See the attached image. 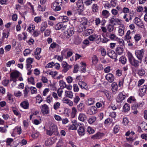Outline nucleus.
Segmentation results:
<instances>
[{
	"mask_svg": "<svg viewBox=\"0 0 147 147\" xmlns=\"http://www.w3.org/2000/svg\"><path fill=\"white\" fill-rule=\"evenodd\" d=\"M21 106L24 109H27L29 107V103L27 101H24L20 104Z\"/></svg>",
	"mask_w": 147,
	"mask_h": 147,
	"instance_id": "cd10ccee",
	"label": "nucleus"
},
{
	"mask_svg": "<svg viewBox=\"0 0 147 147\" xmlns=\"http://www.w3.org/2000/svg\"><path fill=\"white\" fill-rule=\"evenodd\" d=\"M61 6L57 5H56V6L53 5L54 7L55 8H54V10L55 11L60 10L61 9Z\"/></svg>",
	"mask_w": 147,
	"mask_h": 147,
	"instance_id": "13d9d810",
	"label": "nucleus"
},
{
	"mask_svg": "<svg viewBox=\"0 0 147 147\" xmlns=\"http://www.w3.org/2000/svg\"><path fill=\"white\" fill-rule=\"evenodd\" d=\"M31 51L29 49H26L24 51V55L25 56L30 54Z\"/></svg>",
	"mask_w": 147,
	"mask_h": 147,
	"instance_id": "de8ad7c7",
	"label": "nucleus"
},
{
	"mask_svg": "<svg viewBox=\"0 0 147 147\" xmlns=\"http://www.w3.org/2000/svg\"><path fill=\"white\" fill-rule=\"evenodd\" d=\"M60 104L59 102H57L55 103L54 105L53 108L55 110L59 108Z\"/></svg>",
	"mask_w": 147,
	"mask_h": 147,
	"instance_id": "49530a36",
	"label": "nucleus"
},
{
	"mask_svg": "<svg viewBox=\"0 0 147 147\" xmlns=\"http://www.w3.org/2000/svg\"><path fill=\"white\" fill-rule=\"evenodd\" d=\"M41 111L43 114L48 113L49 112V109L48 106L46 104L42 105V107Z\"/></svg>",
	"mask_w": 147,
	"mask_h": 147,
	"instance_id": "6e6552de",
	"label": "nucleus"
},
{
	"mask_svg": "<svg viewBox=\"0 0 147 147\" xmlns=\"http://www.w3.org/2000/svg\"><path fill=\"white\" fill-rule=\"evenodd\" d=\"M67 51V57H69L72 55L73 54L72 50L71 49L67 48L64 49L61 52V53H65Z\"/></svg>",
	"mask_w": 147,
	"mask_h": 147,
	"instance_id": "f8f14e48",
	"label": "nucleus"
},
{
	"mask_svg": "<svg viewBox=\"0 0 147 147\" xmlns=\"http://www.w3.org/2000/svg\"><path fill=\"white\" fill-rule=\"evenodd\" d=\"M138 129L141 130L142 129L144 131L147 130V124L145 122L141 123L140 125L138 127Z\"/></svg>",
	"mask_w": 147,
	"mask_h": 147,
	"instance_id": "ddd939ff",
	"label": "nucleus"
},
{
	"mask_svg": "<svg viewBox=\"0 0 147 147\" xmlns=\"http://www.w3.org/2000/svg\"><path fill=\"white\" fill-rule=\"evenodd\" d=\"M67 26L64 25L63 23H59L56 25L55 29L57 30H59L60 29L63 30Z\"/></svg>",
	"mask_w": 147,
	"mask_h": 147,
	"instance_id": "423d86ee",
	"label": "nucleus"
},
{
	"mask_svg": "<svg viewBox=\"0 0 147 147\" xmlns=\"http://www.w3.org/2000/svg\"><path fill=\"white\" fill-rule=\"evenodd\" d=\"M52 100V97L51 95L49 96L47 98L46 101L49 103H50Z\"/></svg>",
	"mask_w": 147,
	"mask_h": 147,
	"instance_id": "680f3d73",
	"label": "nucleus"
},
{
	"mask_svg": "<svg viewBox=\"0 0 147 147\" xmlns=\"http://www.w3.org/2000/svg\"><path fill=\"white\" fill-rule=\"evenodd\" d=\"M130 34V31L129 30L127 32L126 35L125 37V40H127L130 39L131 38V37L129 36V35Z\"/></svg>",
	"mask_w": 147,
	"mask_h": 147,
	"instance_id": "79ce46f5",
	"label": "nucleus"
},
{
	"mask_svg": "<svg viewBox=\"0 0 147 147\" xmlns=\"http://www.w3.org/2000/svg\"><path fill=\"white\" fill-rule=\"evenodd\" d=\"M116 25V24L115 23H114L112 25L110 24H109L107 27L108 30L110 32L113 31L114 28V26Z\"/></svg>",
	"mask_w": 147,
	"mask_h": 147,
	"instance_id": "f704fd0d",
	"label": "nucleus"
},
{
	"mask_svg": "<svg viewBox=\"0 0 147 147\" xmlns=\"http://www.w3.org/2000/svg\"><path fill=\"white\" fill-rule=\"evenodd\" d=\"M63 102L65 103H67L69 106L73 105V102L69 100L66 98L65 97L62 100Z\"/></svg>",
	"mask_w": 147,
	"mask_h": 147,
	"instance_id": "393cba45",
	"label": "nucleus"
},
{
	"mask_svg": "<svg viewBox=\"0 0 147 147\" xmlns=\"http://www.w3.org/2000/svg\"><path fill=\"white\" fill-rule=\"evenodd\" d=\"M74 32V28L73 27H71L68 28L65 32V36L66 38H69L73 35Z\"/></svg>",
	"mask_w": 147,
	"mask_h": 147,
	"instance_id": "7ed1b4c3",
	"label": "nucleus"
},
{
	"mask_svg": "<svg viewBox=\"0 0 147 147\" xmlns=\"http://www.w3.org/2000/svg\"><path fill=\"white\" fill-rule=\"evenodd\" d=\"M144 51L143 49L140 50H137L135 51V54L137 57L140 62H142Z\"/></svg>",
	"mask_w": 147,
	"mask_h": 147,
	"instance_id": "f03ea898",
	"label": "nucleus"
},
{
	"mask_svg": "<svg viewBox=\"0 0 147 147\" xmlns=\"http://www.w3.org/2000/svg\"><path fill=\"white\" fill-rule=\"evenodd\" d=\"M76 5L79 8L78 12H82L84 10L83 0H78L76 3Z\"/></svg>",
	"mask_w": 147,
	"mask_h": 147,
	"instance_id": "20e7f679",
	"label": "nucleus"
},
{
	"mask_svg": "<svg viewBox=\"0 0 147 147\" xmlns=\"http://www.w3.org/2000/svg\"><path fill=\"white\" fill-rule=\"evenodd\" d=\"M78 132L80 135H84L85 134V131L84 127L82 126H80L78 129Z\"/></svg>",
	"mask_w": 147,
	"mask_h": 147,
	"instance_id": "5701e85b",
	"label": "nucleus"
},
{
	"mask_svg": "<svg viewBox=\"0 0 147 147\" xmlns=\"http://www.w3.org/2000/svg\"><path fill=\"white\" fill-rule=\"evenodd\" d=\"M134 22L138 26H140L142 25V23L141 19L136 17L134 20Z\"/></svg>",
	"mask_w": 147,
	"mask_h": 147,
	"instance_id": "dca6fc26",
	"label": "nucleus"
},
{
	"mask_svg": "<svg viewBox=\"0 0 147 147\" xmlns=\"http://www.w3.org/2000/svg\"><path fill=\"white\" fill-rule=\"evenodd\" d=\"M30 90V88L28 86H26L24 90V96L25 97H27L28 92H29Z\"/></svg>",
	"mask_w": 147,
	"mask_h": 147,
	"instance_id": "b1692460",
	"label": "nucleus"
},
{
	"mask_svg": "<svg viewBox=\"0 0 147 147\" xmlns=\"http://www.w3.org/2000/svg\"><path fill=\"white\" fill-rule=\"evenodd\" d=\"M116 51L118 54L121 55L122 54L123 52V49L121 47H118L117 48Z\"/></svg>",
	"mask_w": 147,
	"mask_h": 147,
	"instance_id": "c85d7f7f",
	"label": "nucleus"
},
{
	"mask_svg": "<svg viewBox=\"0 0 147 147\" xmlns=\"http://www.w3.org/2000/svg\"><path fill=\"white\" fill-rule=\"evenodd\" d=\"M36 100L38 101V102L39 103H40L42 101V98L41 97L40 95L39 94H38L36 96Z\"/></svg>",
	"mask_w": 147,
	"mask_h": 147,
	"instance_id": "3c124183",
	"label": "nucleus"
},
{
	"mask_svg": "<svg viewBox=\"0 0 147 147\" xmlns=\"http://www.w3.org/2000/svg\"><path fill=\"white\" fill-rule=\"evenodd\" d=\"M107 54L109 57L113 59H115L117 57L116 54L113 50H109Z\"/></svg>",
	"mask_w": 147,
	"mask_h": 147,
	"instance_id": "1a4fd4ad",
	"label": "nucleus"
},
{
	"mask_svg": "<svg viewBox=\"0 0 147 147\" xmlns=\"http://www.w3.org/2000/svg\"><path fill=\"white\" fill-rule=\"evenodd\" d=\"M47 23L46 22H44L42 24L41 26L40 30L42 32L44 31L47 27Z\"/></svg>",
	"mask_w": 147,
	"mask_h": 147,
	"instance_id": "2f4dec72",
	"label": "nucleus"
},
{
	"mask_svg": "<svg viewBox=\"0 0 147 147\" xmlns=\"http://www.w3.org/2000/svg\"><path fill=\"white\" fill-rule=\"evenodd\" d=\"M58 95L59 96L61 97L62 95L63 92V90L61 88H59L57 91Z\"/></svg>",
	"mask_w": 147,
	"mask_h": 147,
	"instance_id": "e2e57ef3",
	"label": "nucleus"
},
{
	"mask_svg": "<svg viewBox=\"0 0 147 147\" xmlns=\"http://www.w3.org/2000/svg\"><path fill=\"white\" fill-rule=\"evenodd\" d=\"M145 73V71L143 69L139 70L138 72V74L140 76H143Z\"/></svg>",
	"mask_w": 147,
	"mask_h": 147,
	"instance_id": "09e8293b",
	"label": "nucleus"
},
{
	"mask_svg": "<svg viewBox=\"0 0 147 147\" xmlns=\"http://www.w3.org/2000/svg\"><path fill=\"white\" fill-rule=\"evenodd\" d=\"M105 77L106 79L109 82H112L114 81V77L113 75L111 73L107 74Z\"/></svg>",
	"mask_w": 147,
	"mask_h": 147,
	"instance_id": "9d476101",
	"label": "nucleus"
},
{
	"mask_svg": "<svg viewBox=\"0 0 147 147\" xmlns=\"http://www.w3.org/2000/svg\"><path fill=\"white\" fill-rule=\"evenodd\" d=\"M74 90V92H78L79 91V88L77 84H75L73 85Z\"/></svg>",
	"mask_w": 147,
	"mask_h": 147,
	"instance_id": "338daca9",
	"label": "nucleus"
},
{
	"mask_svg": "<svg viewBox=\"0 0 147 147\" xmlns=\"http://www.w3.org/2000/svg\"><path fill=\"white\" fill-rule=\"evenodd\" d=\"M41 52V49L40 48H37L36 49V51L34 52V54L39 55Z\"/></svg>",
	"mask_w": 147,
	"mask_h": 147,
	"instance_id": "69168bd1",
	"label": "nucleus"
},
{
	"mask_svg": "<svg viewBox=\"0 0 147 147\" xmlns=\"http://www.w3.org/2000/svg\"><path fill=\"white\" fill-rule=\"evenodd\" d=\"M125 29L124 26L122 24L119 26V35L122 36L124 34V30Z\"/></svg>",
	"mask_w": 147,
	"mask_h": 147,
	"instance_id": "a211bd4d",
	"label": "nucleus"
},
{
	"mask_svg": "<svg viewBox=\"0 0 147 147\" xmlns=\"http://www.w3.org/2000/svg\"><path fill=\"white\" fill-rule=\"evenodd\" d=\"M134 38L136 42H138L141 39V36L140 34H137L135 35L134 36Z\"/></svg>",
	"mask_w": 147,
	"mask_h": 147,
	"instance_id": "5fc2aeb1",
	"label": "nucleus"
},
{
	"mask_svg": "<svg viewBox=\"0 0 147 147\" xmlns=\"http://www.w3.org/2000/svg\"><path fill=\"white\" fill-rule=\"evenodd\" d=\"M62 0H56L55 2L53 3V5L56 6V5H62Z\"/></svg>",
	"mask_w": 147,
	"mask_h": 147,
	"instance_id": "4c0bfd02",
	"label": "nucleus"
},
{
	"mask_svg": "<svg viewBox=\"0 0 147 147\" xmlns=\"http://www.w3.org/2000/svg\"><path fill=\"white\" fill-rule=\"evenodd\" d=\"M104 92L108 99L109 100L111 98V94L110 92L107 90H105L104 91Z\"/></svg>",
	"mask_w": 147,
	"mask_h": 147,
	"instance_id": "e433bc0d",
	"label": "nucleus"
},
{
	"mask_svg": "<svg viewBox=\"0 0 147 147\" xmlns=\"http://www.w3.org/2000/svg\"><path fill=\"white\" fill-rule=\"evenodd\" d=\"M103 16L108 17L109 15V12L107 10H103L102 12Z\"/></svg>",
	"mask_w": 147,
	"mask_h": 147,
	"instance_id": "6e6d98bb",
	"label": "nucleus"
},
{
	"mask_svg": "<svg viewBox=\"0 0 147 147\" xmlns=\"http://www.w3.org/2000/svg\"><path fill=\"white\" fill-rule=\"evenodd\" d=\"M92 61L93 64H96L98 61V59H97L96 55H94L92 58Z\"/></svg>",
	"mask_w": 147,
	"mask_h": 147,
	"instance_id": "a18cd8bd",
	"label": "nucleus"
},
{
	"mask_svg": "<svg viewBox=\"0 0 147 147\" xmlns=\"http://www.w3.org/2000/svg\"><path fill=\"white\" fill-rule=\"evenodd\" d=\"M9 83V80H3L2 82V84L4 86H7Z\"/></svg>",
	"mask_w": 147,
	"mask_h": 147,
	"instance_id": "0e129e2a",
	"label": "nucleus"
},
{
	"mask_svg": "<svg viewBox=\"0 0 147 147\" xmlns=\"http://www.w3.org/2000/svg\"><path fill=\"white\" fill-rule=\"evenodd\" d=\"M93 30L92 29H88L84 30V34L86 36H88L93 33Z\"/></svg>",
	"mask_w": 147,
	"mask_h": 147,
	"instance_id": "7c9ffc66",
	"label": "nucleus"
},
{
	"mask_svg": "<svg viewBox=\"0 0 147 147\" xmlns=\"http://www.w3.org/2000/svg\"><path fill=\"white\" fill-rule=\"evenodd\" d=\"M19 76V72L18 71L13 72L11 73L10 77L11 78H17Z\"/></svg>",
	"mask_w": 147,
	"mask_h": 147,
	"instance_id": "6ab92c4d",
	"label": "nucleus"
},
{
	"mask_svg": "<svg viewBox=\"0 0 147 147\" xmlns=\"http://www.w3.org/2000/svg\"><path fill=\"white\" fill-rule=\"evenodd\" d=\"M15 62L14 60H12L11 61H9L7 63L6 65L7 67H10L11 64H14L15 63Z\"/></svg>",
	"mask_w": 147,
	"mask_h": 147,
	"instance_id": "bf43d9fd",
	"label": "nucleus"
},
{
	"mask_svg": "<svg viewBox=\"0 0 147 147\" xmlns=\"http://www.w3.org/2000/svg\"><path fill=\"white\" fill-rule=\"evenodd\" d=\"M92 9L93 12H97L98 10V6L97 4H93L92 7Z\"/></svg>",
	"mask_w": 147,
	"mask_h": 147,
	"instance_id": "a19ab883",
	"label": "nucleus"
},
{
	"mask_svg": "<svg viewBox=\"0 0 147 147\" xmlns=\"http://www.w3.org/2000/svg\"><path fill=\"white\" fill-rule=\"evenodd\" d=\"M136 85L135 83L134 82H132L130 80V82L129 84V87L130 89H132Z\"/></svg>",
	"mask_w": 147,
	"mask_h": 147,
	"instance_id": "8fccbe9b",
	"label": "nucleus"
},
{
	"mask_svg": "<svg viewBox=\"0 0 147 147\" xmlns=\"http://www.w3.org/2000/svg\"><path fill=\"white\" fill-rule=\"evenodd\" d=\"M65 95L66 97H68L70 98H72L73 96V93L71 91H65Z\"/></svg>",
	"mask_w": 147,
	"mask_h": 147,
	"instance_id": "72a5a7b5",
	"label": "nucleus"
},
{
	"mask_svg": "<svg viewBox=\"0 0 147 147\" xmlns=\"http://www.w3.org/2000/svg\"><path fill=\"white\" fill-rule=\"evenodd\" d=\"M78 84L82 89H87L88 88L87 84L83 81H79Z\"/></svg>",
	"mask_w": 147,
	"mask_h": 147,
	"instance_id": "f3484780",
	"label": "nucleus"
},
{
	"mask_svg": "<svg viewBox=\"0 0 147 147\" xmlns=\"http://www.w3.org/2000/svg\"><path fill=\"white\" fill-rule=\"evenodd\" d=\"M87 20H85L84 22H82L81 24V25L79 26L78 28L77 31L78 32L80 33L83 32V31H84L86 29V27L85 26V25H86L87 24Z\"/></svg>",
	"mask_w": 147,
	"mask_h": 147,
	"instance_id": "39448f33",
	"label": "nucleus"
},
{
	"mask_svg": "<svg viewBox=\"0 0 147 147\" xmlns=\"http://www.w3.org/2000/svg\"><path fill=\"white\" fill-rule=\"evenodd\" d=\"M112 90L113 92H114L118 90V86L115 82H113L111 85Z\"/></svg>",
	"mask_w": 147,
	"mask_h": 147,
	"instance_id": "4be33fe9",
	"label": "nucleus"
},
{
	"mask_svg": "<svg viewBox=\"0 0 147 147\" xmlns=\"http://www.w3.org/2000/svg\"><path fill=\"white\" fill-rule=\"evenodd\" d=\"M87 117L84 114L82 113L80 114L78 117V119L80 121L84 122L87 120Z\"/></svg>",
	"mask_w": 147,
	"mask_h": 147,
	"instance_id": "2eb2a0df",
	"label": "nucleus"
},
{
	"mask_svg": "<svg viewBox=\"0 0 147 147\" xmlns=\"http://www.w3.org/2000/svg\"><path fill=\"white\" fill-rule=\"evenodd\" d=\"M81 65L80 66V72H86V64L83 62H81Z\"/></svg>",
	"mask_w": 147,
	"mask_h": 147,
	"instance_id": "412c9836",
	"label": "nucleus"
},
{
	"mask_svg": "<svg viewBox=\"0 0 147 147\" xmlns=\"http://www.w3.org/2000/svg\"><path fill=\"white\" fill-rule=\"evenodd\" d=\"M119 130V125H116L114 128L113 131L115 133L118 132Z\"/></svg>",
	"mask_w": 147,
	"mask_h": 147,
	"instance_id": "4d7b16f0",
	"label": "nucleus"
},
{
	"mask_svg": "<svg viewBox=\"0 0 147 147\" xmlns=\"http://www.w3.org/2000/svg\"><path fill=\"white\" fill-rule=\"evenodd\" d=\"M62 66L63 68V71L65 73L69 69V67H68V65L67 63L65 62H63L62 64Z\"/></svg>",
	"mask_w": 147,
	"mask_h": 147,
	"instance_id": "aec40b11",
	"label": "nucleus"
},
{
	"mask_svg": "<svg viewBox=\"0 0 147 147\" xmlns=\"http://www.w3.org/2000/svg\"><path fill=\"white\" fill-rule=\"evenodd\" d=\"M146 91V90H144L143 89L140 88L139 89V95L141 97L143 96L145 94Z\"/></svg>",
	"mask_w": 147,
	"mask_h": 147,
	"instance_id": "37998d69",
	"label": "nucleus"
},
{
	"mask_svg": "<svg viewBox=\"0 0 147 147\" xmlns=\"http://www.w3.org/2000/svg\"><path fill=\"white\" fill-rule=\"evenodd\" d=\"M119 60L122 64H125L126 62L127 59L125 57L122 56L120 58Z\"/></svg>",
	"mask_w": 147,
	"mask_h": 147,
	"instance_id": "58836bf2",
	"label": "nucleus"
},
{
	"mask_svg": "<svg viewBox=\"0 0 147 147\" xmlns=\"http://www.w3.org/2000/svg\"><path fill=\"white\" fill-rule=\"evenodd\" d=\"M130 109V107L129 104L126 103L123 106V110L124 112H128Z\"/></svg>",
	"mask_w": 147,
	"mask_h": 147,
	"instance_id": "bb28decb",
	"label": "nucleus"
},
{
	"mask_svg": "<svg viewBox=\"0 0 147 147\" xmlns=\"http://www.w3.org/2000/svg\"><path fill=\"white\" fill-rule=\"evenodd\" d=\"M109 37L112 40H116L117 39V38L116 36L113 34H111L109 36Z\"/></svg>",
	"mask_w": 147,
	"mask_h": 147,
	"instance_id": "774afa93",
	"label": "nucleus"
},
{
	"mask_svg": "<svg viewBox=\"0 0 147 147\" xmlns=\"http://www.w3.org/2000/svg\"><path fill=\"white\" fill-rule=\"evenodd\" d=\"M88 112L89 114L90 115L94 114L97 112V108L95 106L91 107Z\"/></svg>",
	"mask_w": 147,
	"mask_h": 147,
	"instance_id": "4468645a",
	"label": "nucleus"
},
{
	"mask_svg": "<svg viewBox=\"0 0 147 147\" xmlns=\"http://www.w3.org/2000/svg\"><path fill=\"white\" fill-rule=\"evenodd\" d=\"M121 20L118 18H114L113 17L111 18L109 20V23L111 24H114V22H115L117 23L120 22Z\"/></svg>",
	"mask_w": 147,
	"mask_h": 147,
	"instance_id": "c756f323",
	"label": "nucleus"
},
{
	"mask_svg": "<svg viewBox=\"0 0 147 147\" xmlns=\"http://www.w3.org/2000/svg\"><path fill=\"white\" fill-rule=\"evenodd\" d=\"M31 94H33L36 93V88L33 87H31L30 88Z\"/></svg>",
	"mask_w": 147,
	"mask_h": 147,
	"instance_id": "603ef678",
	"label": "nucleus"
},
{
	"mask_svg": "<svg viewBox=\"0 0 147 147\" xmlns=\"http://www.w3.org/2000/svg\"><path fill=\"white\" fill-rule=\"evenodd\" d=\"M96 117L94 116H91L88 120V122L90 124H92L94 123L96 120Z\"/></svg>",
	"mask_w": 147,
	"mask_h": 147,
	"instance_id": "473e14b6",
	"label": "nucleus"
},
{
	"mask_svg": "<svg viewBox=\"0 0 147 147\" xmlns=\"http://www.w3.org/2000/svg\"><path fill=\"white\" fill-rule=\"evenodd\" d=\"M77 112V110L74 107H73L72 108V112L71 113V117H74L76 115V114Z\"/></svg>",
	"mask_w": 147,
	"mask_h": 147,
	"instance_id": "ea45409f",
	"label": "nucleus"
},
{
	"mask_svg": "<svg viewBox=\"0 0 147 147\" xmlns=\"http://www.w3.org/2000/svg\"><path fill=\"white\" fill-rule=\"evenodd\" d=\"M54 63L53 62H52L51 63H49L48 64L46 65L45 67L46 68H52L54 66Z\"/></svg>",
	"mask_w": 147,
	"mask_h": 147,
	"instance_id": "864d4df0",
	"label": "nucleus"
},
{
	"mask_svg": "<svg viewBox=\"0 0 147 147\" xmlns=\"http://www.w3.org/2000/svg\"><path fill=\"white\" fill-rule=\"evenodd\" d=\"M123 121L125 125H127L129 122L128 118L127 117L124 118L123 119Z\"/></svg>",
	"mask_w": 147,
	"mask_h": 147,
	"instance_id": "052dcab7",
	"label": "nucleus"
},
{
	"mask_svg": "<svg viewBox=\"0 0 147 147\" xmlns=\"http://www.w3.org/2000/svg\"><path fill=\"white\" fill-rule=\"evenodd\" d=\"M125 95L121 92L120 93L116 98V101L118 102H121L125 99Z\"/></svg>",
	"mask_w": 147,
	"mask_h": 147,
	"instance_id": "0eeeda50",
	"label": "nucleus"
},
{
	"mask_svg": "<svg viewBox=\"0 0 147 147\" xmlns=\"http://www.w3.org/2000/svg\"><path fill=\"white\" fill-rule=\"evenodd\" d=\"M140 105L141 104H140V105H139L137 103H136L133 104L131 106V108L132 110H136L138 108L140 107Z\"/></svg>",
	"mask_w": 147,
	"mask_h": 147,
	"instance_id": "c03bdc74",
	"label": "nucleus"
},
{
	"mask_svg": "<svg viewBox=\"0 0 147 147\" xmlns=\"http://www.w3.org/2000/svg\"><path fill=\"white\" fill-rule=\"evenodd\" d=\"M84 105L82 103H80L77 106L78 110L80 111L84 110Z\"/></svg>",
	"mask_w": 147,
	"mask_h": 147,
	"instance_id": "c9c22d12",
	"label": "nucleus"
},
{
	"mask_svg": "<svg viewBox=\"0 0 147 147\" xmlns=\"http://www.w3.org/2000/svg\"><path fill=\"white\" fill-rule=\"evenodd\" d=\"M127 54L129 61L130 64L135 67H138L139 66V63H141L142 62H140L139 60L138 61L136 60L130 52H129Z\"/></svg>",
	"mask_w": 147,
	"mask_h": 147,
	"instance_id": "f257e3e1",
	"label": "nucleus"
},
{
	"mask_svg": "<svg viewBox=\"0 0 147 147\" xmlns=\"http://www.w3.org/2000/svg\"><path fill=\"white\" fill-rule=\"evenodd\" d=\"M50 129L55 135H56L58 134L57 131V126L55 125H53L50 128Z\"/></svg>",
	"mask_w": 147,
	"mask_h": 147,
	"instance_id": "a878e982",
	"label": "nucleus"
},
{
	"mask_svg": "<svg viewBox=\"0 0 147 147\" xmlns=\"http://www.w3.org/2000/svg\"><path fill=\"white\" fill-rule=\"evenodd\" d=\"M104 135V134L98 132L95 135L92 136L91 138L94 139H99L101 138Z\"/></svg>",
	"mask_w": 147,
	"mask_h": 147,
	"instance_id": "9b49d317",
	"label": "nucleus"
}]
</instances>
